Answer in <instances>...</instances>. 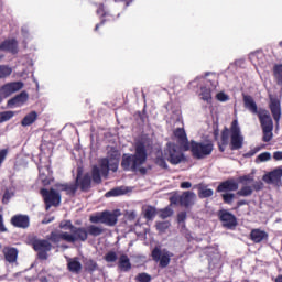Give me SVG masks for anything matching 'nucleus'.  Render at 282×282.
Listing matches in <instances>:
<instances>
[{
	"label": "nucleus",
	"mask_w": 282,
	"mask_h": 282,
	"mask_svg": "<svg viewBox=\"0 0 282 282\" xmlns=\"http://www.w3.org/2000/svg\"><path fill=\"white\" fill-rule=\"evenodd\" d=\"M118 268L122 272H129L131 270V260L129 259V256L123 253L119 257Z\"/></svg>",
	"instance_id": "obj_28"
},
{
	"label": "nucleus",
	"mask_w": 282,
	"mask_h": 282,
	"mask_svg": "<svg viewBox=\"0 0 282 282\" xmlns=\"http://www.w3.org/2000/svg\"><path fill=\"white\" fill-rule=\"evenodd\" d=\"M282 169L276 167L263 176L265 184H281Z\"/></svg>",
	"instance_id": "obj_18"
},
{
	"label": "nucleus",
	"mask_w": 282,
	"mask_h": 282,
	"mask_svg": "<svg viewBox=\"0 0 282 282\" xmlns=\"http://www.w3.org/2000/svg\"><path fill=\"white\" fill-rule=\"evenodd\" d=\"M253 193L252 186H242L237 193L236 195H238V197H250Z\"/></svg>",
	"instance_id": "obj_37"
},
{
	"label": "nucleus",
	"mask_w": 282,
	"mask_h": 282,
	"mask_svg": "<svg viewBox=\"0 0 282 282\" xmlns=\"http://www.w3.org/2000/svg\"><path fill=\"white\" fill-rule=\"evenodd\" d=\"M10 224L13 228L25 230L30 228V216L23 214L13 215L10 219Z\"/></svg>",
	"instance_id": "obj_16"
},
{
	"label": "nucleus",
	"mask_w": 282,
	"mask_h": 282,
	"mask_svg": "<svg viewBox=\"0 0 282 282\" xmlns=\"http://www.w3.org/2000/svg\"><path fill=\"white\" fill-rule=\"evenodd\" d=\"M0 232H8V228L3 224V215L0 214Z\"/></svg>",
	"instance_id": "obj_60"
},
{
	"label": "nucleus",
	"mask_w": 282,
	"mask_h": 282,
	"mask_svg": "<svg viewBox=\"0 0 282 282\" xmlns=\"http://www.w3.org/2000/svg\"><path fill=\"white\" fill-rule=\"evenodd\" d=\"M238 181L240 182V184H248V182H254V177H252V175L248 174V175H242L238 178Z\"/></svg>",
	"instance_id": "obj_51"
},
{
	"label": "nucleus",
	"mask_w": 282,
	"mask_h": 282,
	"mask_svg": "<svg viewBox=\"0 0 282 282\" xmlns=\"http://www.w3.org/2000/svg\"><path fill=\"white\" fill-rule=\"evenodd\" d=\"M193 184L191 182H182L181 183V188H191Z\"/></svg>",
	"instance_id": "obj_63"
},
{
	"label": "nucleus",
	"mask_w": 282,
	"mask_h": 282,
	"mask_svg": "<svg viewBox=\"0 0 282 282\" xmlns=\"http://www.w3.org/2000/svg\"><path fill=\"white\" fill-rule=\"evenodd\" d=\"M67 235L68 232H56V231H52L47 237H46V241H51L52 243H61L62 241H66L67 243H69V240L67 239Z\"/></svg>",
	"instance_id": "obj_26"
},
{
	"label": "nucleus",
	"mask_w": 282,
	"mask_h": 282,
	"mask_svg": "<svg viewBox=\"0 0 282 282\" xmlns=\"http://www.w3.org/2000/svg\"><path fill=\"white\" fill-rule=\"evenodd\" d=\"M261 151L260 147H256L254 149L250 150L249 152L243 154V158H253V155H257Z\"/></svg>",
	"instance_id": "obj_52"
},
{
	"label": "nucleus",
	"mask_w": 282,
	"mask_h": 282,
	"mask_svg": "<svg viewBox=\"0 0 282 282\" xmlns=\"http://www.w3.org/2000/svg\"><path fill=\"white\" fill-rule=\"evenodd\" d=\"M257 116L262 129V142H270L274 137L272 133V131H274V121H272V116H270V111L265 108H260Z\"/></svg>",
	"instance_id": "obj_4"
},
{
	"label": "nucleus",
	"mask_w": 282,
	"mask_h": 282,
	"mask_svg": "<svg viewBox=\"0 0 282 282\" xmlns=\"http://www.w3.org/2000/svg\"><path fill=\"white\" fill-rule=\"evenodd\" d=\"M0 52H10L17 54L19 52V42L15 39L6 40L0 43Z\"/></svg>",
	"instance_id": "obj_19"
},
{
	"label": "nucleus",
	"mask_w": 282,
	"mask_h": 282,
	"mask_svg": "<svg viewBox=\"0 0 282 282\" xmlns=\"http://www.w3.org/2000/svg\"><path fill=\"white\" fill-rule=\"evenodd\" d=\"M155 227L159 232H166V230H169V228H171V223L170 221H159V223H156Z\"/></svg>",
	"instance_id": "obj_44"
},
{
	"label": "nucleus",
	"mask_w": 282,
	"mask_h": 282,
	"mask_svg": "<svg viewBox=\"0 0 282 282\" xmlns=\"http://www.w3.org/2000/svg\"><path fill=\"white\" fill-rule=\"evenodd\" d=\"M156 215H158V209L154 206L148 205L143 209V217L144 219H147V221H153Z\"/></svg>",
	"instance_id": "obj_31"
},
{
	"label": "nucleus",
	"mask_w": 282,
	"mask_h": 282,
	"mask_svg": "<svg viewBox=\"0 0 282 282\" xmlns=\"http://www.w3.org/2000/svg\"><path fill=\"white\" fill-rule=\"evenodd\" d=\"M137 282H151V275L148 273H139L135 276Z\"/></svg>",
	"instance_id": "obj_49"
},
{
	"label": "nucleus",
	"mask_w": 282,
	"mask_h": 282,
	"mask_svg": "<svg viewBox=\"0 0 282 282\" xmlns=\"http://www.w3.org/2000/svg\"><path fill=\"white\" fill-rule=\"evenodd\" d=\"M6 158H8V149L0 150V166L6 162Z\"/></svg>",
	"instance_id": "obj_55"
},
{
	"label": "nucleus",
	"mask_w": 282,
	"mask_h": 282,
	"mask_svg": "<svg viewBox=\"0 0 282 282\" xmlns=\"http://www.w3.org/2000/svg\"><path fill=\"white\" fill-rule=\"evenodd\" d=\"M215 145L213 142H197L195 140L189 141V151L194 160H204L208 155L213 154Z\"/></svg>",
	"instance_id": "obj_5"
},
{
	"label": "nucleus",
	"mask_w": 282,
	"mask_h": 282,
	"mask_svg": "<svg viewBox=\"0 0 282 282\" xmlns=\"http://www.w3.org/2000/svg\"><path fill=\"white\" fill-rule=\"evenodd\" d=\"M96 13L100 19V22L96 24L95 32H98V30H100L105 23H111V21H116V19L120 17V13H111L105 3H99L97 6Z\"/></svg>",
	"instance_id": "obj_8"
},
{
	"label": "nucleus",
	"mask_w": 282,
	"mask_h": 282,
	"mask_svg": "<svg viewBox=\"0 0 282 282\" xmlns=\"http://www.w3.org/2000/svg\"><path fill=\"white\" fill-rule=\"evenodd\" d=\"M52 221H54V216L53 217H45L43 220H42V224H52Z\"/></svg>",
	"instance_id": "obj_64"
},
{
	"label": "nucleus",
	"mask_w": 282,
	"mask_h": 282,
	"mask_svg": "<svg viewBox=\"0 0 282 282\" xmlns=\"http://www.w3.org/2000/svg\"><path fill=\"white\" fill-rule=\"evenodd\" d=\"M107 159L110 163V171L116 173L118 171V166H120V152H118V150H112Z\"/></svg>",
	"instance_id": "obj_23"
},
{
	"label": "nucleus",
	"mask_w": 282,
	"mask_h": 282,
	"mask_svg": "<svg viewBox=\"0 0 282 282\" xmlns=\"http://www.w3.org/2000/svg\"><path fill=\"white\" fill-rule=\"evenodd\" d=\"M195 194L191 191L183 192V194L180 195V206H183L184 208L195 206Z\"/></svg>",
	"instance_id": "obj_20"
},
{
	"label": "nucleus",
	"mask_w": 282,
	"mask_h": 282,
	"mask_svg": "<svg viewBox=\"0 0 282 282\" xmlns=\"http://www.w3.org/2000/svg\"><path fill=\"white\" fill-rule=\"evenodd\" d=\"M170 203H171V206H177V204H180V196L174 195L170 197Z\"/></svg>",
	"instance_id": "obj_59"
},
{
	"label": "nucleus",
	"mask_w": 282,
	"mask_h": 282,
	"mask_svg": "<svg viewBox=\"0 0 282 282\" xmlns=\"http://www.w3.org/2000/svg\"><path fill=\"white\" fill-rule=\"evenodd\" d=\"M273 160L281 161L282 160V151L274 152Z\"/></svg>",
	"instance_id": "obj_61"
},
{
	"label": "nucleus",
	"mask_w": 282,
	"mask_h": 282,
	"mask_svg": "<svg viewBox=\"0 0 282 282\" xmlns=\"http://www.w3.org/2000/svg\"><path fill=\"white\" fill-rule=\"evenodd\" d=\"M245 109H248L250 113L253 116H258L259 113V107L257 106V101H254V98L250 95H243L242 97Z\"/></svg>",
	"instance_id": "obj_22"
},
{
	"label": "nucleus",
	"mask_w": 282,
	"mask_h": 282,
	"mask_svg": "<svg viewBox=\"0 0 282 282\" xmlns=\"http://www.w3.org/2000/svg\"><path fill=\"white\" fill-rule=\"evenodd\" d=\"M32 248L37 252V259L41 261H47L48 254L52 250V243L47 239H35L32 241Z\"/></svg>",
	"instance_id": "obj_10"
},
{
	"label": "nucleus",
	"mask_w": 282,
	"mask_h": 282,
	"mask_svg": "<svg viewBox=\"0 0 282 282\" xmlns=\"http://www.w3.org/2000/svg\"><path fill=\"white\" fill-rule=\"evenodd\" d=\"M75 227L76 226H74V224H72V220H63L59 223V228L62 230H70V232H73Z\"/></svg>",
	"instance_id": "obj_47"
},
{
	"label": "nucleus",
	"mask_w": 282,
	"mask_h": 282,
	"mask_svg": "<svg viewBox=\"0 0 282 282\" xmlns=\"http://www.w3.org/2000/svg\"><path fill=\"white\" fill-rule=\"evenodd\" d=\"M164 155L167 162H170V164H173V166H177V164H182V162L186 160L184 152L181 151L174 143L166 144Z\"/></svg>",
	"instance_id": "obj_9"
},
{
	"label": "nucleus",
	"mask_w": 282,
	"mask_h": 282,
	"mask_svg": "<svg viewBox=\"0 0 282 282\" xmlns=\"http://www.w3.org/2000/svg\"><path fill=\"white\" fill-rule=\"evenodd\" d=\"M216 99L219 100V102H228V100H230V97L226 93L220 91L216 95Z\"/></svg>",
	"instance_id": "obj_50"
},
{
	"label": "nucleus",
	"mask_w": 282,
	"mask_h": 282,
	"mask_svg": "<svg viewBox=\"0 0 282 282\" xmlns=\"http://www.w3.org/2000/svg\"><path fill=\"white\" fill-rule=\"evenodd\" d=\"M39 120V113L36 111H31L21 121L22 127H30Z\"/></svg>",
	"instance_id": "obj_29"
},
{
	"label": "nucleus",
	"mask_w": 282,
	"mask_h": 282,
	"mask_svg": "<svg viewBox=\"0 0 282 282\" xmlns=\"http://www.w3.org/2000/svg\"><path fill=\"white\" fill-rule=\"evenodd\" d=\"M100 173H102L100 171V167L99 166H93V170H91V178H93V182L95 184H101L102 182V176H100Z\"/></svg>",
	"instance_id": "obj_33"
},
{
	"label": "nucleus",
	"mask_w": 282,
	"mask_h": 282,
	"mask_svg": "<svg viewBox=\"0 0 282 282\" xmlns=\"http://www.w3.org/2000/svg\"><path fill=\"white\" fill-rule=\"evenodd\" d=\"M273 76L278 85L282 86V64H278L273 67Z\"/></svg>",
	"instance_id": "obj_38"
},
{
	"label": "nucleus",
	"mask_w": 282,
	"mask_h": 282,
	"mask_svg": "<svg viewBox=\"0 0 282 282\" xmlns=\"http://www.w3.org/2000/svg\"><path fill=\"white\" fill-rule=\"evenodd\" d=\"M173 134L183 151H191V141H188V137L186 135V130H184V128H176Z\"/></svg>",
	"instance_id": "obj_15"
},
{
	"label": "nucleus",
	"mask_w": 282,
	"mask_h": 282,
	"mask_svg": "<svg viewBox=\"0 0 282 282\" xmlns=\"http://www.w3.org/2000/svg\"><path fill=\"white\" fill-rule=\"evenodd\" d=\"M99 171L101 172V175H104V177H107V175H109V171H111V163L109 162L108 158H104L99 161Z\"/></svg>",
	"instance_id": "obj_32"
},
{
	"label": "nucleus",
	"mask_w": 282,
	"mask_h": 282,
	"mask_svg": "<svg viewBox=\"0 0 282 282\" xmlns=\"http://www.w3.org/2000/svg\"><path fill=\"white\" fill-rule=\"evenodd\" d=\"M4 259L8 263H17L19 250L14 247H6L3 249Z\"/></svg>",
	"instance_id": "obj_25"
},
{
	"label": "nucleus",
	"mask_w": 282,
	"mask_h": 282,
	"mask_svg": "<svg viewBox=\"0 0 282 282\" xmlns=\"http://www.w3.org/2000/svg\"><path fill=\"white\" fill-rule=\"evenodd\" d=\"M55 188L59 192V193H63L66 191L67 188V183H56L55 184Z\"/></svg>",
	"instance_id": "obj_58"
},
{
	"label": "nucleus",
	"mask_w": 282,
	"mask_h": 282,
	"mask_svg": "<svg viewBox=\"0 0 282 282\" xmlns=\"http://www.w3.org/2000/svg\"><path fill=\"white\" fill-rule=\"evenodd\" d=\"M151 257L153 261L159 262L160 268H169L171 263V258L173 257V252L166 249H160V247H155L152 250Z\"/></svg>",
	"instance_id": "obj_11"
},
{
	"label": "nucleus",
	"mask_w": 282,
	"mask_h": 282,
	"mask_svg": "<svg viewBox=\"0 0 282 282\" xmlns=\"http://www.w3.org/2000/svg\"><path fill=\"white\" fill-rule=\"evenodd\" d=\"M6 158H8V149L0 150V166L6 162Z\"/></svg>",
	"instance_id": "obj_54"
},
{
	"label": "nucleus",
	"mask_w": 282,
	"mask_h": 282,
	"mask_svg": "<svg viewBox=\"0 0 282 282\" xmlns=\"http://www.w3.org/2000/svg\"><path fill=\"white\" fill-rule=\"evenodd\" d=\"M28 93L22 91L8 101V107H21L22 105H25V102H28Z\"/></svg>",
	"instance_id": "obj_24"
},
{
	"label": "nucleus",
	"mask_w": 282,
	"mask_h": 282,
	"mask_svg": "<svg viewBox=\"0 0 282 282\" xmlns=\"http://www.w3.org/2000/svg\"><path fill=\"white\" fill-rule=\"evenodd\" d=\"M12 118H14V111L12 110L0 112V124L12 120Z\"/></svg>",
	"instance_id": "obj_43"
},
{
	"label": "nucleus",
	"mask_w": 282,
	"mask_h": 282,
	"mask_svg": "<svg viewBox=\"0 0 282 282\" xmlns=\"http://www.w3.org/2000/svg\"><path fill=\"white\" fill-rule=\"evenodd\" d=\"M270 158H271L270 152H263L258 155V160H260V162H268L270 161Z\"/></svg>",
	"instance_id": "obj_53"
},
{
	"label": "nucleus",
	"mask_w": 282,
	"mask_h": 282,
	"mask_svg": "<svg viewBox=\"0 0 282 282\" xmlns=\"http://www.w3.org/2000/svg\"><path fill=\"white\" fill-rule=\"evenodd\" d=\"M69 272H75L78 274L80 270H83V264H80V261L78 260H70L67 264Z\"/></svg>",
	"instance_id": "obj_34"
},
{
	"label": "nucleus",
	"mask_w": 282,
	"mask_h": 282,
	"mask_svg": "<svg viewBox=\"0 0 282 282\" xmlns=\"http://www.w3.org/2000/svg\"><path fill=\"white\" fill-rule=\"evenodd\" d=\"M147 145L144 142H138L134 147V154H123L121 159V169L124 171H131L132 173H139V175H147L151 166L144 167L147 163Z\"/></svg>",
	"instance_id": "obj_1"
},
{
	"label": "nucleus",
	"mask_w": 282,
	"mask_h": 282,
	"mask_svg": "<svg viewBox=\"0 0 282 282\" xmlns=\"http://www.w3.org/2000/svg\"><path fill=\"white\" fill-rule=\"evenodd\" d=\"M40 195H42L43 202L45 204V210H50L52 206L58 208L61 206V193L56 189L41 188Z\"/></svg>",
	"instance_id": "obj_7"
},
{
	"label": "nucleus",
	"mask_w": 282,
	"mask_h": 282,
	"mask_svg": "<svg viewBox=\"0 0 282 282\" xmlns=\"http://www.w3.org/2000/svg\"><path fill=\"white\" fill-rule=\"evenodd\" d=\"M82 173L78 172L76 176L75 183H66V189L65 193L66 195H76V191H78V180H80Z\"/></svg>",
	"instance_id": "obj_30"
},
{
	"label": "nucleus",
	"mask_w": 282,
	"mask_h": 282,
	"mask_svg": "<svg viewBox=\"0 0 282 282\" xmlns=\"http://www.w3.org/2000/svg\"><path fill=\"white\" fill-rule=\"evenodd\" d=\"M105 232L102 227L89 225L88 227H75L72 234L66 235L68 243H76V241L85 242L90 237H100Z\"/></svg>",
	"instance_id": "obj_3"
},
{
	"label": "nucleus",
	"mask_w": 282,
	"mask_h": 282,
	"mask_svg": "<svg viewBox=\"0 0 282 282\" xmlns=\"http://www.w3.org/2000/svg\"><path fill=\"white\" fill-rule=\"evenodd\" d=\"M268 232L259 228L252 229L249 235V239L253 241V243H261L262 241H268Z\"/></svg>",
	"instance_id": "obj_21"
},
{
	"label": "nucleus",
	"mask_w": 282,
	"mask_h": 282,
	"mask_svg": "<svg viewBox=\"0 0 282 282\" xmlns=\"http://www.w3.org/2000/svg\"><path fill=\"white\" fill-rule=\"evenodd\" d=\"M221 198H223L224 204L230 205L235 200V194L225 193V194H221Z\"/></svg>",
	"instance_id": "obj_48"
},
{
	"label": "nucleus",
	"mask_w": 282,
	"mask_h": 282,
	"mask_svg": "<svg viewBox=\"0 0 282 282\" xmlns=\"http://www.w3.org/2000/svg\"><path fill=\"white\" fill-rule=\"evenodd\" d=\"M213 195H214V192L210 188H204V187L198 188L199 199H206L208 197H213Z\"/></svg>",
	"instance_id": "obj_40"
},
{
	"label": "nucleus",
	"mask_w": 282,
	"mask_h": 282,
	"mask_svg": "<svg viewBox=\"0 0 282 282\" xmlns=\"http://www.w3.org/2000/svg\"><path fill=\"white\" fill-rule=\"evenodd\" d=\"M230 140V141H229ZM243 134H241V128L239 121L235 119L231 122L230 129L225 127L220 132V142H218V151L224 153L226 145L229 144L230 151H239L243 149Z\"/></svg>",
	"instance_id": "obj_2"
},
{
	"label": "nucleus",
	"mask_w": 282,
	"mask_h": 282,
	"mask_svg": "<svg viewBox=\"0 0 282 282\" xmlns=\"http://www.w3.org/2000/svg\"><path fill=\"white\" fill-rule=\"evenodd\" d=\"M200 96H202V100H204L205 102H213V94L210 88L202 87Z\"/></svg>",
	"instance_id": "obj_36"
},
{
	"label": "nucleus",
	"mask_w": 282,
	"mask_h": 282,
	"mask_svg": "<svg viewBox=\"0 0 282 282\" xmlns=\"http://www.w3.org/2000/svg\"><path fill=\"white\" fill-rule=\"evenodd\" d=\"M12 68L6 65L0 66V78H8V76H11Z\"/></svg>",
	"instance_id": "obj_46"
},
{
	"label": "nucleus",
	"mask_w": 282,
	"mask_h": 282,
	"mask_svg": "<svg viewBox=\"0 0 282 282\" xmlns=\"http://www.w3.org/2000/svg\"><path fill=\"white\" fill-rule=\"evenodd\" d=\"M235 191H239V183L235 178H228L221 182L216 188L217 193H231Z\"/></svg>",
	"instance_id": "obj_17"
},
{
	"label": "nucleus",
	"mask_w": 282,
	"mask_h": 282,
	"mask_svg": "<svg viewBox=\"0 0 282 282\" xmlns=\"http://www.w3.org/2000/svg\"><path fill=\"white\" fill-rule=\"evenodd\" d=\"M85 270L86 272H96V270H98V263L95 260H87L85 262Z\"/></svg>",
	"instance_id": "obj_41"
},
{
	"label": "nucleus",
	"mask_w": 282,
	"mask_h": 282,
	"mask_svg": "<svg viewBox=\"0 0 282 282\" xmlns=\"http://www.w3.org/2000/svg\"><path fill=\"white\" fill-rule=\"evenodd\" d=\"M104 261H106L107 263H116L118 261V254L116 253V251H108L104 256Z\"/></svg>",
	"instance_id": "obj_42"
},
{
	"label": "nucleus",
	"mask_w": 282,
	"mask_h": 282,
	"mask_svg": "<svg viewBox=\"0 0 282 282\" xmlns=\"http://www.w3.org/2000/svg\"><path fill=\"white\" fill-rule=\"evenodd\" d=\"M252 191H263V182L259 181V182H256L253 185H252Z\"/></svg>",
	"instance_id": "obj_57"
},
{
	"label": "nucleus",
	"mask_w": 282,
	"mask_h": 282,
	"mask_svg": "<svg viewBox=\"0 0 282 282\" xmlns=\"http://www.w3.org/2000/svg\"><path fill=\"white\" fill-rule=\"evenodd\" d=\"M126 193L127 191H124V187H115L108 191L105 197H120V195H124Z\"/></svg>",
	"instance_id": "obj_35"
},
{
	"label": "nucleus",
	"mask_w": 282,
	"mask_h": 282,
	"mask_svg": "<svg viewBox=\"0 0 282 282\" xmlns=\"http://www.w3.org/2000/svg\"><path fill=\"white\" fill-rule=\"evenodd\" d=\"M186 221V212L177 214V224H184Z\"/></svg>",
	"instance_id": "obj_56"
},
{
	"label": "nucleus",
	"mask_w": 282,
	"mask_h": 282,
	"mask_svg": "<svg viewBox=\"0 0 282 282\" xmlns=\"http://www.w3.org/2000/svg\"><path fill=\"white\" fill-rule=\"evenodd\" d=\"M118 217H120L119 209L113 212L104 210L89 216L90 224H105V226L113 227L118 224Z\"/></svg>",
	"instance_id": "obj_6"
},
{
	"label": "nucleus",
	"mask_w": 282,
	"mask_h": 282,
	"mask_svg": "<svg viewBox=\"0 0 282 282\" xmlns=\"http://www.w3.org/2000/svg\"><path fill=\"white\" fill-rule=\"evenodd\" d=\"M218 219L223 224V228H227V230H235L238 226L237 216L227 209L218 210Z\"/></svg>",
	"instance_id": "obj_12"
},
{
	"label": "nucleus",
	"mask_w": 282,
	"mask_h": 282,
	"mask_svg": "<svg viewBox=\"0 0 282 282\" xmlns=\"http://www.w3.org/2000/svg\"><path fill=\"white\" fill-rule=\"evenodd\" d=\"M173 208L167 206L165 208L159 209V217L160 219H169V217H173Z\"/></svg>",
	"instance_id": "obj_39"
},
{
	"label": "nucleus",
	"mask_w": 282,
	"mask_h": 282,
	"mask_svg": "<svg viewBox=\"0 0 282 282\" xmlns=\"http://www.w3.org/2000/svg\"><path fill=\"white\" fill-rule=\"evenodd\" d=\"M23 89V82H11L7 83L0 88V94L4 98L12 96V94H17V91H21Z\"/></svg>",
	"instance_id": "obj_13"
},
{
	"label": "nucleus",
	"mask_w": 282,
	"mask_h": 282,
	"mask_svg": "<svg viewBox=\"0 0 282 282\" xmlns=\"http://www.w3.org/2000/svg\"><path fill=\"white\" fill-rule=\"evenodd\" d=\"M248 203L246 200H238L235 207V210L241 208V206H246Z\"/></svg>",
	"instance_id": "obj_62"
},
{
	"label": "nucleus",
	"mask_w": 282,
	"mask_h": 282,
	"mask_svg": "<svg viewBox=\"0 0 282 282\" xmlns=\"http://www.w3.org/2000/svg\"><path fill=\"white\" fill-rule=\"evenodd\" d=\"M77 184L82 193H87L91 188V176L89 174H85L83 177L79 176Z\"/></svg>",
	"instance_id": "obj_27"
},
{
	"label": "nucleus",
	"mask_w": 282,
	"mask_h": 282,
	"mask_svg": "<svg viewBox=\"0 0 282 282\" xmlns=\"http://www.w3.org/2000/svg\"><path fill=\"white\" fill-rule=\"evenodd\" d=\"M154 164H156V166H160L161 169H169V164H166V159H164V155L162 154L155 158Z\"/></svg>",
	"instance_id": "obj_45"
},
{
	"label": "nucleus",
	"mask_w": 282,
	"mask_h": 282,
	"mask_svg": "<svg viewBox=\"0 0 282 282\" xmlns=\"http://www.w3.org/2000/svg\"><path fill=\"white\" fill-rule=\"evenodd\" d=\"M269 109L275 124H279V122H281V100L276 97H270Z\"/></svg>",
	"instance_id": "obj_14"
}]
</instances>
